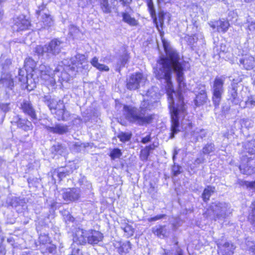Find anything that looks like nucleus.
<instances>
[{"label": "nucleus", "mask_w": 255, "mask_h": 255, "mask_svg": "<svg viewBox=\"0 0 255 255\" xmlns=\"http://www.w3.org/2000/svg\"><path fill=\"white\" fill-rule=\"evenodd\" d=\"M162 43L166 55L160 56L157 60L156 67L154 68L155 76L159 80H164L168 87L171 88L172 74L174 72L179 86L177 92L173 91L171 93H167L171 122L170 137L172 138L180 130V125L183 129L188 130L191 128L192 123L187 117V106L184 102L182 95L186 84L184 68L180 62L179 54L167 42L162 40Z\"/></svg>", "instance_id": "f257e3e1"}, {"label": "nucleus", "mask_w": 255, "mask_h": 255, "mask_svg": "<svg viewBox=\"0 0 255 255\" xmlns=\"http://www.w3.org/2000/svg\"><path fill=\"white\" fill-rule=\"evenodd\" d=\"M155 89L152 87L148 90L139 108L132 105L124 106L123 115L129 123L142 126L151 123L153 116L147 112L154 109L157 104V94Z\"/></svg>", "instance_id": "f03ea898"}, {"label": "nucleus", "mask_w": 255, "mask_h": 255, "mask_svg": "<svg viewBox=\"0 0 255 255\" xmlns=\"http://www.w3.org/2000/svg\"><path fill=\"white\" fill-rule=\"evenodd\" d=\"M85 60L86 57L84 55L78 54L72 57L70 61L64 60L60 62L53 71L52 82L55 83L57 81L62 85L63 82H68L70 77L76 75L77 72L81 71L82 69L88 66L83 65Z\"/></svg>", "instance_id": "7ed1b4c3"}, {"label": "nucleus", "mask_w": 255, "mask_h": 255, "mask_svg": "<svg viewBox=\"0 0 255 255\" xmlns=\"http://www.w3.org/2000/svg\"><path fill=\"white\" fill-rule=\"evenodd\" d=\"M244 153L239 168L243 174L251 175L255 172V146L253 142L245 144Z\"/></svg>", "instance_id": "20e7f679"}, {"label": "nucleus", "mask_w": 255, "mask_h": 255, "mask_svg": "<svg viewBox=\"0 0 255 255\" xmlns=\"http://www.w3.org/2000/svg\"><path fill=\"white\" fill-rule=\"evenodd\" d=\"M233 209L229 203L215 202L207 209L204 216L215 221H223L232 214Z\"/></svg>", "instance_id": "39448f33"}, {"label": "nucleus", "mask_w": 255, "mask_h": 255, "mask_svg": "<svg viewBox=\"0 0 255 255\" xmlns=\"http://www.w3.org/2000/svg\"><path fill=\"white\" fill-rule=\"evenodd\" d=\"M64 46V42L59 39L54 38L43 46L37 45L34 52L38 56L49 59L59 54Z\"/></svg>", "instance_id": "423d86ee"}, {"label": "nucleus", "mask_w": 255, "mask_h": 255, "mask_svg": "<svg viewBox=\"0 0 255 255\" xmlns=\"http://www.w3.org/2000/svg\"><path fill=\"white\" fill-rule=\"evenodd\" d=\"M225 77L223 76L216 77L211 85L212 93V101L214 105L217 108L221 102L222 95L224 92V84Z\"/></svg>", "instance_id": "0eeeda50"}, {"label": "nucleus", "mask_w": 255, "mask_h": 255, "mask_svg": "<svg viewBox=\"0 0 255 255\" xmlns=\"http://www.w3.org/2000/svg\"><path fill=\"white\" fill-rule=\"evenodd\" d=\"M145 80L146 79L142 74L140 73L133 74L128 80L127 87L130 90H136L145 82Z\"/></svg>", "instance_id": "6e6552de"}, {"label": "nucleus", "mask_w": 255, "mask_h": 255, "mask_svg": "<svg viewBox=\"0 0 255 255\" xmlns=\"http://www.w3.org/2000/svg\"><path fill=\"white\" fill-rule=\"evenodd\" d=\"M30 26L29 21L25 18L24 15H19L13 18L12 28L13 31H20L28 29Z\"/></svg>", "instance_id": "1a4fd4ad"}, {"label": "nucleus", "mask_w": 255, "mask_h": 255, "mask_svg": "<svg viewBox=\"0 0 255 255\" xmlns=\"http://www.w3.org/2000/svg\"><path fill=\"white\" fill-rule=\"evenodd\" d=\"M242 95H239L238 93V86L234 84L229 87L227 93V100L233 105H238L243 101Z\"/></svg>", "instance_id": "9d476101"}, {"label": "nucleus", "mask_w": 255, "mask_h": 255, "mask_svg": "<svg viewBox=\"0 0 255 255\" xmlns=\"http://www.w3.org/2000/svg\"><path fill=\"white\" fill-rule=\"evenodd\" d=\"M19 108L23 113L30 117L32 119H36L35 110L29 99H23L19 102Z\"/></svg>", "instance_id": "9b49d317"}, {"label": "nucleus", "mask_w": 255, "mask_h": 255, "mask_svg": "<svg viewBox=\"0 0 255 255\" xmlns=\"http://www.w3.org/2000/svg\"><path fill=\"white\" fill-rule=\"evenodd\" d=\"M54 70L51 69L49 66L44 64L40 65L38 68L35 69V73L38 74L41 78L47 81L50 80V83H52V78L54 76Z\"/></svg>", "instance_id": "f8f14e48"}, {"label": "nucleus", "mask_w": 255, "mask_h": 255, "mask_svg": "<svg viewBox=\"0 0 255 255\" xmlns=\"http://www.w3.org/2000/svg\"><path fill=\"white\" fill-rule=\"evenodd\" d=\"M209 24L212 28L214 32L217 31L223 33L227 31L230 26L229 22L224 19L210 21Z\"/></svg>", "instance_id": "ddd939ff"}, {"label": "nucleus", "mask_w": 255, "mask_h": 255, "mask_svg": "<svg viewBox=\"0 0 255 255\" xmlns=\"http://www.w3.org/2000/svg\"><path fill=\"white\" fill-rule=\"evenodd\" d=\"M239 65L245 70H252L255 67V59L250 54L243 55L239 59Z\"/></svg>", "instance_id": "4468645a"}, {"label": "nucleus", "mask_w": 255, "mask_h": 255, "mask_svg": "<svg viewBox=\"0 0 255 255\" xmlns=\"http://www.w3.org/2000/svg\"><path fill=\"white\" fill-rule=\"evenodd\" d=\"M81 191L79 188H69L63 193V198L66 201H75L80 197Z\"/></svg>", "instance_id": "2eb2a0df"}, {"label": "nucleus", "mask_w": 255, "mask_h": 255, "mask_svg": "<svg viewBox=\"0 0 255 255\" xmlns=\"http://www.w3.org/2000/svg\"><path fill=\"white\" fill-rule=\"evenodd\" d=\"M87 242L91 245L97 244L103 238V234L96 230H89L87 232Z\"/></svg>", "instance_id": "dca6fc26"}, {"label": "nucleus", "mask_w": 255, "mask_h": 255, "mask_svg": "<svg viewBox=\"0 0 255 255\" xmlns=\"http://www.w3.org/2000/svg\"><path fill=\"white\" fill-rule=\"evenodd\" d=\"M13 122L16 124L18 128H21L24 131L31 130L33 128L31 122L27 119H22L18 116H16L14 118Z\"/></svg>", "instance_id": "f3484780"}, {"label": "nucleus", "mask_w": 255, "mask_h": 255, "mask_svg": "<svg viewBox=\"0 0 255 255\" xmlns=\"http://www.w3.org/2000/svg\"><path fill=\"white\" fill-rule=\"evenodd\" d=\"M217 246L220 252H222L223 255H233L234 250L236 248V247L233 244H230L229 242H225L224 243L218 242Z\"/></svg>", "instance_id": "a211bd4d"}, {"label": "nucleus", "mask_w": 255, "mask_h": 255, "mask_svg": "<svg viewBox=\"0 0 255 255\" xmlns=\"http://www.w3.org/2000/svg\"><path fill=\"white\" fill-rule=\"evenodd\" d=\"M25 71L22 69H19L18 71V80L22 84L25 85V87L26 89L29 90L31 91L32 90L33 88L35 87V83L33 84L32 86H31L29 84V81L31 82V79H28L27 76H25Z\"/></svg>", "instance_id": "6ab92c4d"}, {"label": "nucleus", "mask_w": 255, "mask_h": 255, "mask_svg": "<svg viewBox=\"0 0 255 255\" xmlns=\"http://www.w3.org/2000/svg\"><path fill=\"white\" fill-rule=\"evenodd\" d=\"M47 130L54 133L62 134L68 131V127L62 124H57L54 127L46 126Z\"/></svg>", "instance_id": "aec40b11"}, {"label": "nucleus", "mask_w": 255, "mask_h": 255, "mask_svg": "<svg viewBox=\"0 0 255 255\" xmlns=\"http://www.w3.org/2000/svg\"><path fill=\"white\" fill-rule=\"evenodd\" d=\"M131 10V9L129 10L126 8L125 11L121 13L123 21L130 26H135L137 25L138 23L134 17H132L130 15L129 13Z\"/></svg>", "instance_id": "412c9836"}, {"label": "nucleus", "mask_w": 255, "mask_h": 255, "mask_svg": "<svg viewBox=\"0 0 255 255\" xmlns=\"http://www.w3.org/2000/svg\"><path fill=\"white\" fill-rule=\"evenodd\" d=\"M52 114L55 115V118L58 120L67 121L70 116L69 113L66 111L65 109H61L58 111L53 110V111L51 113Z\"/></svg>", "instance_id": "4be33fe9"}, {"label": "nucleus", "mask_w": 255, "mask_h": 255, "mask_svg": "<svg viewBox=\"0 0 255 255\" xmlns=\"http://www.w3.org/2000/svg\"><path fill=\"white\" fill-rule=\"evenodd\" d=\"M129 58L128 53L126 49H124L122 54L119 56L117 63L118 66L120 68L121 67H124L128 62Z\"/></svg>", "instance_id": "5701e85b"}, {"label": "nucleus", "mask_w": 255, "mask_h": 255, "mask_svg": "<svg viewBox=\"0 0 255 255\" xmlns=\"http://www.w3.org/2000/svg\"><path fill=\"white\" fill-rule=\"evenodd\" d=\"M74 241L80 245L85 244L87 242V232L85 233L83 230L78 232L74 237Z\"/></svg>", "instance_id": "b1692460"}, {"label": "nucleus", "mask_w": 255, "mask_h": 255, "mask_svg": "<svg viewBox=\"0 0 255 255\" xmlns=\"http://www.w3.org/2000/svg\"><path fill=\"white\" fill-rule=\"evenodd\" d=\"M131 249V244L129 241L120 243L118 248V252L121 255H125L129 252Z\"/></svg>", "instance_id": "393cba45"}, {"label": "nucleus", "mask_w": 255, "mask_h": 255, "mask_svg": "<svg viewBox=\"0 0 255 255\" xmlns=\"http://www.w3.org/2000/svg\"><path fill=\"white\" fill-rule=\"evenodd\" d=\"M43 101L44 103L48 107L51 113L53 111V109L58 103V101L54 99H52L50 96H45L44 97Z\"/></svg>", "instance_id": "a878e982"}, {"label": "nucleus", "mask_w": 255, "mask_h": 255, "mask_svg": "<svg viewBox=\"0 0 255 255\" xmlns=\"http://www.w3.org/2000/svg\"><path fill=\"white\" fill-rule=\"evenodd\" d=\"M215 191V187L208 186L203 191L202 197L204 202H207L210 199L211 195L214 193Z\"/></svg>", "instance_id": "bb28decb"}, {"label": "nucleus", "mask_w": 255, "mask_h": 255, "mask_svg": "<svg viewBox=\"0 0 255 255\" xmlns=\"http://www.w3.org/2000/svg\"><path fill=\"white\" fill-rule=\"evenodd\" d=\"M124 223H121V228L124 230L128 237L132 236L134 232V228L131 225L126 223V220H124Z\"/></svg>", "instance_id": "cd10ccee"}, {"label": "nucleus", "mask_w": 255, "mask_h": 255, "mask_svg": "<svg viewBox=\"0 0 255 255\" xmlns=\"http://www.w3.org/2000/svg\"><path fill=\"white\" fill-rule=\"evenodd\" d=\"M255 107V95L248 96L247 99L245 102V105L242 107L243 108L253 109Z\"/></svg>", "instance_id": "c85d7f7f"}, {"label": "nucleus", "mask_w": 255, "mask_h": 255, "mask_svg": "<svg viewBox=\"0 0 255 255\" xmlns=\"http://www.w3.org/2000/svg\"><path fill=\"white\" fill-rule=\"evenodd\" d=\"M51 151L55 152V153L60 155H64L66 151V147L62 144L57 143L52 146Z\"/></svg>", "instance_id": "c756f323"}, {"label": "nucleus", "mask_w": 255, "mask_h": 255, "mask_svg": "<svg viewBox=\"0 0 255 255\" xmlns=\"http://www.w3.org/2000/svg\"><path fill=\"white\" fill-rule=\"evenodd\" d=\"M0 83H2L4 87L12 90L14 86V82L11 76L6 75V77H2L0 80Z\"/></svg>", "instance_id": "7c9ffc66"}, {"label": "nucleus", "mask_w": 255, "mask_h": 255, "mask_svg": "<svg viewBox=\"0 0 255 255\" xmlns=\"http://www.w3.org/2000/svg\"><path fill=\"white\" fill-rule=\"evenodd\" d=\"M215 150V144L213 142H208L206 144L202 149V152L204 154L209 155L214 152Z\"/></svg>", "instance_id": "2f4dec72"}, {"label": "nucleus", "mask_w": 255, "mask_h": 255, "mask_svg": "<svg viewBox=\"0 0 255 255\" xmlns=\"http://www.w3.org/2000/svg\"><path fill=\"white\" fill-rule=\"evenodd\" d=\"M207 100V94H197L194 100V104L196 106H200L206 102Z\"/></svg>", "instance_id": "473e14b6"}, {"label": "nucleus", "mask_w": 255, "mask_h": 255, "mask_svg": "<svg viewBox=\"0 0 255 255\" xmlns=\"http://www.w3.org/2000/svg\"><path fill=\"white\" fill-rule=\"evenodd\" d=\"M153 233L160 238H163L166 233V230L164 226H155L152 228Z\"/></svg>", "instance_id": "72a5a7b5"}, {"label": "nucleus", "mask_w": 255, "mask_h": 255, "mask_svg": "<svg viewBox=\"0 0 255 255\" xmlns=\"http://www.w3.org/2000/svg\"><path fill=\"white\" fill-rule=\"evenodd\" d=\"M131 136L132 133L131 132H121L118 134L117 136L120 140L123 142H126L129 141L131 138Z\"/></svg>", "instance_id": "f704fd0d"}, {"label": "nucleus", "mask_w": 255, "mask_h": 255, "mask_svg": "<svg viewBox=\"0 0 255 255\" xmlns=\"http://www.w3.org/2000/svg\"><path fill=\"white\" fill-rule=\"evenodd\" d=\"M36 63L32 58H27L24 61V66L26 68H29L32 71L35 72Z\"/></svg>", "instance_id": "c9c22d12"}, {"label": "nucleus", "mask_w": 255, "mask_h": 255, "mask_svg": "<svg viewBox=\"0 0 255 255\" xmlns=\"http://www.w3.org/2000/svg\"><path fill=\"white\" fill-rule=\"evenodd\" d=\"M41 16V21L45 26H51L53 24V20L49 12L46 13V15H43V16Z\"/></svg>", "instance_id": "e433bc0d"}, {"label": "nucleus", "mask_w": 255, "mask_h": 255, "mask_svg": "<svg viewBox=\"0 0 255 255\" xmlns=\"http://www.w3.org/2000/svg\"><path fill=\"white\" fill-rule=\"evenodd\" d=\"M250 208L251 211L249 215V220L251 224L255 227V201L252 203Z\"/></svg>", "instance_id": "4c0bfd02"}, {"label": "nucleus", "mask_w": 255, "mask_h": 255, "mask_svg": "<svg viewBox=\"0 0 255 255\" xmlns=\"http://www.w3.org/2000/svg\"><path fill=\"white\" fill-rule=\"evenodd\" d=\"M122 155V152L119 148H116L111 150L109 156L112 160L120 158Z\"/></svg>", "instance_id": "58836bf2"}, {"label": "nucleus", "mask_w": 255, "mask_h": 255, "mask_svg": "<svg viewBox=\"0 0 255 255\" xmlns=\"http://www.w3.org/2000/svg\"><path fill=\"white\" fill-rule=\"evenodd\" d=\"M100 2L101 8L103 12L105 13H109L111 12V6L109 5L108 0H103L100 1Z\"/></svg>", "instance_id": "ea45409f"}, {"label": "nucleus", "mask_w": 255, "mask_h": 255, "mask_svg": "<svg viewBox=\"0 0 255 255\" xmlns=\"http://www.w3.org/2000/svg\"><path fill=\"white\" fill-rule=\"evenodd\" d=\"M49 12L48 9L46 8V5L42 3L38 6V9L36 11V15L38 16H42L46 15V13Z\"/></svg>", "instance_id": "a19ab883"}, {"label": "nucleus", "mask_w": 255, "mask_h": 255, "mask_svg": "<svg viewBox=\"0 0 255 255\" xmlns=\"http://www.w3.org/2000/svg\"><path fill=\"white\" fill-rule=\"evenodd\" d=\"M55 175L57 176L59 180H61L63 178L67 176V173H66V172H64L60 169H59L58 170H55L54 171L52 175V177L53 178Z\"/></svg>", "instance_id": "79ce46f5"}, {"label": "nucleus", "mask_w": 255, "mask_h": 255, "mask_svg": "<svg viewBox=\"0 0 255 255\" xmlns=\"http://www.w3.org/2000/svg\"><path fill=\"white\" fill-rule=\"evenodd\" d=\"M206 91V89L205 85L203 84H198L195 89V92H197L198 94H207Z\"/></svg>", "instance_id": "37998d69"}, {"label": "nucleus", "mask_w": 255, "mask_h": 255, "mask_svg": "<svg viewBox=\"0 0 255 255\" xmlns=\"http://www.w3.org/2000/svg\"><path fill=\"white\" fill-rule=\"evenodd\" d=\"M194 136L197 138V140L198 139V138H200L202 139L203 138L206 137L207 134V132L204 129H201L199 130H197L194 132Z\"/></svg>", "instance_id": "c03bdc74"}, {"label": "nucleus", "mask_w": 255, "mask_h": 255, "mask_svg": "<svg viewBox=\"0 0 255 255\" xmlns=\"http://www.w3.org/2000/svg\"><path fill=\"white\" fill-rule=\"evenodd\" d=\"M147 6L152 17L155 16V10L152 0H147Z\"/></svg>", "instance_id": "a18cd8bd"}, {"label": "nucleus", "mask_w": 255, "mask_h": 255, "mask_svg": "<svg viewBox=\"0 0 255 255\" xmlns=\"http://www.w3.org/2000/svg\"><path fill=\"white\" fill-rule=\"evenodd\" d=\"M236 183L241 187H245L247 188H249L250 187V182L248 181H245L241 179H238L237 180Z\"/></svg>", "instance_id": "49530a36"}, {"label": "nucleus", "mask_w": 255, "mask_h": 255, "mask_svg": "<svg viewBox=\"0 0 255 255\" xmlns=\"http://www.w3.org/2000/svg\"><path fill=\"white\" fill-rule=\"evenodd\" d=\"M10 103H0V110L4 113H7L10 111Z\"/></svg>", "instance_id": "de8ad7c7"}, {"label": "nucleus", "mask_w": 255, "mask_h": 255, "mask_svg": "<svg viewBox=\"0 0 255 255\" xmlns=\"http://www.w3.org/2000/svg\"><path fill=\"white\" fill-rule=\"evenodd\" d=\"M69 33L72 36H74L76 34L78 33L79 31L78 28L73 24L69 26Z\"/></svg>", "instance_id": "09e8293b"}, {"label": "nucleus", "mask_w": 255, "mask_h": 255, "mask_svg": "<svg viewBox=\"0 0 255 255\" xmlns=\"http://www.w3.org/2000/svg\"><path fill=\"white\" fill-rule=\"evenodd\" d=\"M181 167L178 165L174 164L172 168V171L174 176H176L181 173Z\"/></svg>", "instance_id": "8fccbe9b"}, {"label": "nucleus", "mask_w": 255, "mask_h": 255, "mask_svg": "<svg viewBox=\"0 0 255 255\" xmlns=\"http://www.w3.org/2000/svg\"><path fill=\"white\" fill-rule=\"evenodd\" d=\"M141 156L145 160H147L149 154L150 152L149 151L148 149H147L146 148H144L141 151Z\"/></svg>", "instance_id": "3c124183"}, {"label": "nucleus", "mask_w": 255, "mask_h": 255, "mask_svg": "<svg viewBox=\"0 0 255 255\" xmlns=\"http://www.w3.org/2000/svg\"><path fill=\"white\" fill-rule=\"evenodd\" d=\"M123 6H126V8L131 10V7L129 6L130 3L131 2L132 0H119Z\"/></svg>", "instance_id": "603ef678"}, {"label": "nucleus", "mask_w": 255, "mask_h": 255, "mask_svg": "<svg viewBox=\"0 0 255 255\" xmlns=\"http://www.w3.org/2000/svg\"><path fill=\"white\" fill-rule=\"evenodd\" d=\"M11 62L10 59H6L4 63L2 64V69L3 71H6L7 69H8L9 66L11 65Z\"/></svg>", "instance_id": "864d4df0"}, {"label": "nucleus", "mask_w": 255, "mask_h": 255, "mask_svg": "<svg viewBox=\"0 0 255 255\" xmlns=\"http://www.w3.org/2000/svg\"><path fill=\"white\" fill-rule=\"evenodd\" d=\"M252 245L249 242L248 246H249V250L251 255H255V243H251Z\"/></svg>", "instance_id": "5fc2aeb1"}, {"label": "nucleus", "mask_w": 255, "mask_h": 255, "mask_svg": "<svg viewBox=\"0 0 255 255\" xmlns=\"http://www.w3.org/2000/svg\"><path fill=\"white\" fill-rule=\"evenodd\" d=\"M205 158L204 157V156L203 155H201V156L200 157H198L197 158L195 161H194V164L195 165H199L201 163H203L205 162Z\"/></svg>", "instance_id": "6e6d98bb"}, {"label": "nucleus", "mask_w": 255, "mask_h": 255, "mask_svg": "<svg viewBox=\"0 0 255 255\" xmlns=\"http://www.w3.org/2000/svg\"><path fill=\"white\" fill-rule=\"evenodd\" d=\"M165 216L164 215H158L153 217H151L148 219L149 222H153L162 219Z\"/></svg>", "instance_id": "4d7b16f0"}, {"label": "nucleus", "mask_w": 255, "mask_h": 255, "mask_svg": "<svg viewBox=\"0 0 255 255\" xmlns=\"http://www.w3.org/2000/svg\"><path fill=\"white\" fill-rule=\"evenodd\" d=\"M91 64L96 68L101 64L99 63L98 59L96 57H94L91 61Z\"/></svg>", "instance_id": "13d9d810"}, {"label": "nucleus", "mask_w": 255, "mask_h": 255, "mask_svg": "<svg viewBox=\"0 0 255 255\" xmlns=\"http://www.w3.org/2000/svg\"><path fill=\"white\" fill-rule=\"evenodd\" d=\"M61 109H65V106L64 105L63 101L59 100L57 105H56V106L53 110H55V111H58V110H60Z\"/></svg>", "instance_id": "bf43d9fd"}, {"label": "nucleus", "mask_w": 255, "mask_h": 255, "mask_svg": "<svg viewBox=\"0 0 255 255\" xmlns=\"http://www.w3.org/2000/svg\"><path fill=\"white\" fill-rule=\"evenodd\" d=\"M165 13L163 11H160L158 13L159 20L160 23L161 27L164 23V16Z\"/></svg>", "instance_id": "052dcab7"}, {"label": "nucleus", "mask_w": 255, "mask_h": 255, "mask_svg": "<svg viewBox=\"0 0 255 255\" xmlns=\"http://www.w3.org/2000/svg\"><path fill=\"white\" fill-rule=\"evenodd\" d=\"M97 69L101 71H108L109 70V67L103 64H100Z\"/></svg>", "instance_id": "680f3d73"}, {"label": "nucleus", "mask_w": 255, "mask_h": 255, "mask_svg": "<svg viewBox=\"0 0 255 255\" xmlns=\"http://www.w3.org/2000/svg\"><path fill=\"white\" fill-rule=\"evenodd\" d=\"M56 247L54 245H51L47 248V250L50 254H54L56 252Z\"/></svg>", "instance_id": "e2e57ef3"}, {"label": "nucleus", "mask_w": 255, "mask_h": 255, "mask_svg": "<svg viewBox=\"0 0 255 255\" xmlns=\"http://www.w3.org/2000/svg\"><path fill=\"white\" fill-rule=\"evenodd\" d=\"M151 140V136L150 134H148L144 137H143L141 139V142L142 143L145 144L148 142H149Z\"/></svg>", "instance_id": "0e129e2a"}, {"label": "nucleus", "mask_w": 255, "mask_h": 255, "mask_svg": "<svg viewBox=\"0 0 255 255\" xmlns=\"http://www.w3.org/2000/svg\"><path fill=\"white\" fill-rule=\"evenodd\" d=\"M248 28L251 31H255V21L250 22Z\"/></svg>", "instance_id": "69168bd1"}, {"label": "nucleus", "mask_w": 255, "mask_h": 255, "mask_svg": "<svg viewBox=\"0 0 255 255\" xmlns=\"http://www.w3.org/2000/svg\"><path fill=\"white\" fill-rule=\"evenodd\" d=\"M82 145V143L79 141L76 142L74 144V146L76 148L77 151H79L81 150Z\"/></svg>", "instance_id": "338daca9"}, {"label": "nucleus", "mask_w": 255, "mask_h": 255, "mask_svg": "<svg viewBox=\"0 0 255 255\" xmlns=\"http://www.w3.org/2000/svg\"><path fill=\"white\" fill-rule=\"evenodd\" d=\"M64 219L67 222L69 221L70 222H73L74 221V218L70 214H68L66 216L64 217Z\"/></svg>", "instance_id": "774afa93"}]
</instances>
